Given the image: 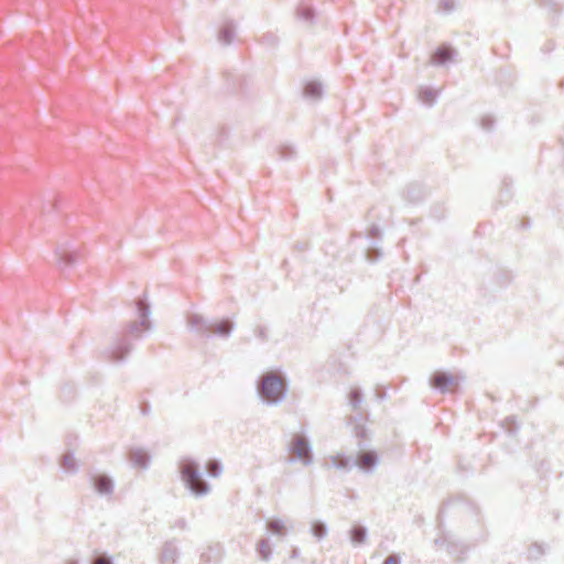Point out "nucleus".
<instances>
[{
    "label": "nucleus",
    "instance_id": "nucleus-1",
    "mask_svg": "<svg viewBox=\"0 0 564 564\" xmlns=\"http://www.w3.org/2000/svg\"><path fill=\"white\" fill-rule=\"evenodd\" d=\"M284 392V381L281 376L270 372L263 376L260 384V393L268 402H276Z\"/></svg>",
    "mask_w": 564,
    "mask_h": 564
},
{
    "label": "nucleus",
    "instance_id": "nucleus-2",
    "mask_svg": "<svg viewBox=\"0 0 564 564\" xmlns=\"http://www.w3.org/2000/svg\"><path fill=\"white\" fill-rule=\"evenodd\" d=\"M182 477L183 480L188 485V487L197 495L207 492V485L202 480L199 475L197 474L196 467L192 463L184 464L182 467Z\"/></svg>",
    "mask_w": 564,
    "mask_h": 564
},
{
    "label": "nucleus",
    "instance_id": "nucleus-3",
    "mask_svg": "<svg viewBox=\"0 0 564 564\" xmlns=\"http://www.w3.org/2000/svg\"><path fill=\"white\" fill-rule=\"evenodd\" d=\"M431 383L441 392H454L457 389L458 379L446 372H436L432 377Z\"/></svg>",
    "mask_w": 564,
    "mask_h": 564
},
{
    "label": "nucleus",
    "instance_id": "nucleus-4",
    "mask_svg": "<svg viewBox=\"0 0 564 564\" xmlns=\"http://www.w3.org/2000/svg\"><path fill=\"white\" fill-rule=\"evenodd\" d=\"M291 453L301 459L304 464H310L312 460L307 441L302 435H295L291 444Z\"/></svg>",
    "mask_w": 564,
    "mask_h": 564
},
{
    "label": "nucleus",
    "instance_id": "nucleus-5",
    "mask_svg": "<svg viewBox=\"0 0 564 564\" xmlns=\"http://www.w3.org/2000/svg\"><path fill=\"white\" fill-rule=\"evenodd\" d=\"M453 56V52L447 46H441L438 47L434 54L431 57V62L433 64H444L445 62L449 61Z\"/></svg>",
    "mask_w": 564,
    "mask_h": 564
},
{
    "label": "nucleus",
    "instance_id": "nucleus-6",
    "mask_svg": "<svg viewBox=\"0 0 564 564\" xmlns=\"http://www.w3.org/2000/svg\"><path fill=\"white\" fill-rule=\"evenodd\" d=\"M130 460L138 467H144L149 462V456L143 449L137 448L131 451Z\"/></svg>",
    "mask_w": 564,
    "mask_h": 564
},
{
    "label": "nucleus",
    "instance_id": "nucleus-7",
    "mask_svg": "<svg viewBox=\"0 0 564 564\" xmlns=\"http://www.w3.org/2000/svg\"><path fill=\"white\" fill-rule=\"evenodd\" d=\"M377 460V456L372 452L362 453L359 456L358 464L364 469H370Z\"/></svg>",
    "mask_w": 564,
    "mask_h": 564
},
{
    "label": "nucleus",
    "instance_id": "nucleus-8",
    "mask_svg": "<svg viewBox=\"0 0 564 564\" xmlns=\"http://www.w3.org/2000/svg\"><path fill=\"white\" fill-rule=\"evenodd\" d=\"M95 486L100 494H108L112 489L111 480L106 476L97 477L95 480Z\"/></svg>",
    "mask_w": 564,
    "mask_h": 564
},
{
    "label": "nucleus",
    "instance_id": "nucleus-9",
    "mask_svg": "<svg viewBox=\"0 0 564 564\" xmlns=\"http://www.w3.org/2000/svg\"><path fill=\"white\" fill-rule=\"evenodd\" d=\"M352 542L362 543L366 539V530L362 527L356 525L350 531Z\"/></svg>",
    "mask_w": 564,
    "mask_h": 564
},
{
    "label": "nucleus",
    "instance_id": "nucleus-10",
    "mask_svg": "<svg viewBox=\"0 0 564 564\" xmlns=\"http://www.w3.org/2000/svg\"><path fill=\"white\" fill-rule=\"evenodd\" d=\"M437 97V93L433 89L425 88L420 91V99L425 104H432Z\"/></svg>",
    "mask_w": 564,
    "mask_h": 564
},
{
    "label": "nucleus",
    "instance_id": "nucleus-11",
    "mask_svg": "<svg viewBox=\"0 0 564 564\" xmlns=\"http://www.w3.org/2000/svg\"><path fill=\"white\" fill-rule=\"evenodd\" d=\"M258 552L259 554L261 555V557L263 560H267L269 558L270 554H271V545L269 543V541L267 540H261L259 543H258Z\"/></svg>",
    "mask_w": 564,
    "mask_h": 564
},
{
    "label": "nucleus",
    "instance_id": "nucleus-12",
    "mask_svg": "<svg viewBox=\"0 0 564 564\" xmlns=\"http://www.w3.org/2000/svg\"><path fill=\"white\" fill-rule=\"evenodd\" d=\"M231 329V324L228 321H221L214 326V330L220 335L229 334Z\"/></svg>",
    "mask_w": 564,
    "mask_h": 564
},
{
    "label": "nucleus",
    "instance_id": "nucleus-13",
    "mask_svg": "<svg viewBox=\"0 0 564 564\" xmlns=\"http://www.w3.org/2000/svg\"><path fill=\"white\" fill-rule=\"evenodd\" d=\"M322 93V88L318 84L316 83H308L306 86H305V94L307 96H312V97H317L319 96Z\"/></svg>",
    "mask_w": 564,
    "mask_h": 564
},
{
    "label": "nucleus",
    "instance_id": "nucleus-14",
    "mask_svg": "<svg viewBox=\"0 0 564 564\" xmlns=\"http://www.w3.org/2000/svg\"><path fill=\"white\" fill-rule=\"evenodd\" d=\"M268 529L273 532V533H278V534H283L284 531H285V528L283 525V523L279 520H272L268 523Z\"/></svg>",
    "mask_w": 564,
    "mask_h": 564
},
{
    "label": "nucleus",
    "instance_id": "nucleus-15",
    "mask_svg": "<svg viewBox=\"0 0 564 564\" xmlns=\"http://www.w3.org/2000/svg\"><path fill=\"white\" fill-rule=\"evenodd\" d=\"M62 466H63L65 469H67V470H72V469H74V468H75V466H76V462H75L74 456H73V455H69V454L65 455V456L63 457Z\"/></svg>",
    "mask_w": 564,
    "mask_h": 564
},
{
    "label": "nucleus",
    "instance_id": "nucleus-16",
    "mask_svg": "<svg viewBox=\"0 0 564 564\" xmlns=\"http://www.w3.org/2000/svg\"><path fill=\"white\" fill-rule=\"evenodd\" d=\"M349 401L354 406H357L361 401V394L358 389H352L349 393Z\"/></svg>",
    "mask_w": 564,
    "mask_h": 564
},
{
    "label": "nucleus",
    "instance_id": "nucleus-17",
    "mask_svg": "<svg viewBox=\"0 0 564 564\" xmlns=\"http://www.w3.org/2000/svg\"><path fill=\"white\" fill-rule=\"evenodd\" d=\"M207 469H208V473L212 475V476H218L220 474V466L217 462L213 460V462H209L208 463V466H207Z\"/></svg>",
    "mask_w": 564,
    "mask_h": 564
},
{
    "label": "nucleus",
    "instance_id": "nucleus-18",
    "mask_svg": "<svg viewBox=\"0 0 564 564\" xmlns=\"http://www.w3.org/2000/svg\"><path fill=\"white\" fill-rule=\"evenodd\" d=\"M332 462L336 467L339 468H344L347 466V460L339 455L332 457Z\"/></svg>",
    "mask_w": 564,
    "mask_h": 564
},
{
    "label": "nucleus",
    "instance_id": "nucleus-19",
    "mask_svg": "<svg viewBox=\"0 0 564 564\" xmlns=\"http://www.w3.org/2000/svg\"><path fill=\"white\" fill-rule=\"evenodd\" d=\"M137 305H138V310H139V313H140V317L142 319H145L147 316H148V306H147V304L143 301H139Z\"/></svg>",
    "mask_w": 564,
    "mask_h": 564
},
{
    "label": "nucleus",
    "instance_id": "nucleus-20",
    "mask_svg": "<svg viewBox=\"0 0 564 564\" xmlns=\"http://www.w3.org/2000/svg\"><path fill=\"white\" fill-rule=\"evenodd\" d=\"M231 37H232V32H231V30L229 28H225V29L221 30L220 39L224 42H226V43L230 42Z\"/></svg>",
    "mask_w": 564,
    "mask_h": 564
},
{
    "label": "nucleus",
    "instance_id": "nucleus-21",
    "mask_svg": "<svg viewBox=\"0 0 564 564\" xmlns=\"http://www.w3.org/2000/svg\"><path fill=\"white\" fill-rule=\"evenodd\" d=\"M325 533V528L323 524H315L314 525V534L318 538H322Z\"/></svg>",
    "mask_w": 564,
    "mask_h": 564
},
{
    "label": "nucleus",
    "instance_id": "nucleus-22",
    "mask_svg": "<svg viewBox=\"0 0 564 564\" xmlns=\"http://www.w3.org/2000/svg\"><path fill=\"white\" fill-rule=\"evenodd\" d=\"M299 13L304 18V19H311L313 17V11L310 9V8H306V9H300L299 10Z\"/></svg>",
    "mask_w": 564,
    "mask_h": 564
},
{
    "label": "nucleus",
    "instance_id": "nucleus-23",
    "mask_svg": "<svg viewBox=\"0 0 564 564\" xmlns=\"http://www.w3.org/2000/svg\"><path fill=\"white\" fill-rule=\"evenodd\" d=\"M383 564H400L399 557L394 554L389 555Z\"/></svg>",
    "mask_w": 564,
    "mask_h": 564
},
{
    "label": "nucleus",
    "instance_id": "nucleus-24",
    "mask_svg": "<svg viewBox=\"0 0 564 564\" xmlns=\"http://www.w3.org/2000/svg\"><path fill=\"white\" fill-rule=\"evenodd\" d=\"M94 564H111V562L109 558H107L105 556H100V557L96 558Z\"/></svg>",
    "mask_w": 564,
    "mask_h": 564
}]
</instances>
